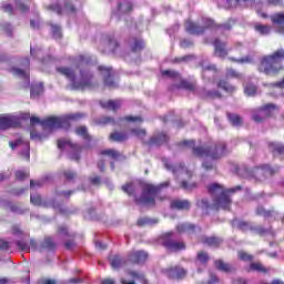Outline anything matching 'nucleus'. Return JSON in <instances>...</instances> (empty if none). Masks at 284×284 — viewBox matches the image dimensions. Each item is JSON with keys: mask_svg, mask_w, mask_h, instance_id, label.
I'll return each instance as SVG.
<instances>
[{"mask_svg": "<svg viewBox=\"0 0 284 284\" xmlns=\"http://www.w3.org/2000/svg\"><path fill=\"white\" fill-rule=\"evenodd\" d=\"M209 194L213 199V204L210 205V202L207 200H200L196 202L197 207H201V210H230L232 205V200L230 199V195L227 194H234L236 192H241L243 190V186L237 185L235 187L225 190L221 184L214 183L211 184L209 187Z\"/></svg>", "mask_w": 284, "mask_h": 284, "instance_id": "nucleus-1", "label": "nucleus"}, {"mask_svg": "<svg viewBox=\"0 0 284 284\" xmlns=\"http://www.w3.org/2000/svg\"><path fill=\"white\" fill-rule=\"evenodd\" d=\"M84 59L85 58H83V55H80V65L75 67L74 69L68 67L58 68V72L69 79L74 90H85V88H92V73L88 70L81 69V65H83L85 61Z\"/></svg>", "mask_w": 284, "mask_h": 284, "instance_id": "nucleus-2", "label": "nucleus"}, {"mask_svg": "<svg viewBox=\"0 0 284 284\" xmlns=\"http://www.w3.org/2000/svg\"><path fill=\"white\" fill-rule=\"evenodd\" d=\"M183 145L192 148L194 156H197L199 159H212L213 161L223 159V156L229 152L225 142H220L217 145L209 148L196 146V142L194 140H187L183 142Z\"/></svg>", "mask_w": 284, "mask_h": 284, "instance_id": "nucleus-3", "label": "nucleus"}, {"mask_svg": "<svg viewBox=\"0 0 284 284\" xmlns=\"http://www.w3.org/2000/svg\"><path fill=\"white\" fill-rule=\"evenodd\" d=\"M83 118L81 113H73L62 116H51L45 120H40L38 116L30 118V124L37 125V123H41L44 130H68L70 128V121H79V119Z\"/></svg>", "mask_w": 284, "mask_h": 284, "instance_id": "nucleus-4", "label": "nucleus"}, {"mask_svg": "<svg viewBox=\"0 0 284 284\" xmlns=\"http://www.w3.org/2000/svg\"><path fill=\"white\" fill-rule=\"evenodd\" d=\"M162 77H166V79H175V81H180L178 88H182L183 90H189V92H194L199 94L203 99H221V92L219 91H207L203 88L196 89V82H190L187 80H181V74L174 70H164L162 71Z\"/></svg>", "mask_w": 284, "mask_h": 284, "instance_id": "nucleus-5", "label": "nucleus"}, {"mask_svg": "<svg viewBox=\"0 0 284 284\" xmlns=\"http://www.w3.org/2000/svg\"><path fill=\"white\" fill-rule=\"evenodd\" d=\"M284 61V49H278L270 55L262 58L260 64V72L264 74H276L280 70H283L282 62Z\"/></svg>", "mask_w": 284, "mask_h": 284, "instance_id": "nucleus-6", "label": "nucleus"}, {"mask_svg": "<svg viewBox=\"0 0 284 284\" xmlns=\"http://www.w3.org/2000/svg\"><path fill=\"white\" fill-rule=\"evenodd\" d=\"M169 186L170 181H166L159 186L146 184L143 186L142 195L140 197H135V202L138 203V205H154V196H156V192L163 190V187Z\"/></svg>", "mask_w": 284, "mask_h": 284, "instance_id": "nucleus-7", "label": "nucleus"}, {"mask_svg": "<svg viewBox=\"0 0 284 284\" xmlns=\"http://www.w3.org/2000/svg\"><path fill=\"white\" fill-rule=\"evenodd\" d=\"M233 227H237L242 232L251 231L254 234H258L260 236H265V234H272V227L265 229L261 225H253L245 221L233 220L232 221Z\"/></svg>", "mask_w": 284, "mask_h": 284, "instance_id": "nucleus-8", "label": "nucleus"}, {"mask_svg": "<svg viewBox=\"0 0 284 284\" xmlns=\"http://www.w3.org/2000/svg\"><path fill=\"white\" fill-rule=\"evenodd\" d=\"M30 119V113H21L20 115L14 114H2L0 115V130H8L10 128H17L20 121Z\"/></svg>", "mask_w": 284, "mask_h": 284, "instance_id": "nucleus-9", "label": "nucleus"}, {"mask_svg": "<svg viewBox=\"0 0 284 284\" xmlns=\"http://www.w3.org/2000/svg\"><path fill=\"white\" fill-rule=\"evenodd\" d=\"M202 21L204 27L187 20L184 24L185 31L189 32V34H203L206 28H216V23L210 18H202Z\"/></svg>", "mask_w": 284, "mask_h": 284, "instance_id": "nucleus-10", "label": "nucleus"}, {"mask_svg": "<svg viewBox=\"0 0 284 284\" xmlns=\"http://www.w3.org/2000/svg\"><path fill=\"white\" fill-rule=\"evenodd\" d=\"M58 148L59 150H65V148H69V159H71V161H79V159H81V146L79 144L61 139L58 141Z\"/></svg>", "mask_w": 284, "mask_h": 284, "instance_id": "nucleus-11", "label": "nucleus"}, {"mask_svg": "<svg viewBox=\"0 0 284 284\" xmlns=\"http://www.w3.org/2000/svg\"><path fill=\"white\" fill-rule=\"evenodd\" d=\"M174 233L169 232L162 235V245L166 247L170 252H180V250H185V243L178 242L172 239Z\"/></svg>", "mask_w": 284, "mask_h": 284, "instance_id": "nucleus-12", "label": "nucleus"}, {"mask_svg": "<svg viewBox=\"0 0 284 284\" xmlns=\"http://www.w3.org/2000/svg\"><path fill=\"white\" fill-rule=\"evenodd\" d=\"M9 145L13 150H16V148H17L20 156L24 161H30V142L24 141L21 138H19L14 142H10Z\"/></svg>", "mask_w": 284, "mask_h": 284, "instance_id": "nucleus-13", "label": "nucleus"}, {"mask_svg": "<svg viewBox=\"0 0 284 284\" xmlns=\"http://www.w3.org/2000/svg\"><path fill=\"white\" fill-rule=\"evenodd\" d=\"M164 163V168L165 170H168L169 172H172V174H174V176L179 178V176H186L187 179H192V171L186 170L185 165L183 164H171L170 161L168 160H163Z\"/></svg>", "mask_w": 284, "mask_h": 284, "instance_id": "nucleus-14", "label": "nucleus"}, {"mask_svg": "<svg viewBox=\"0 0 284 284\" xmlns=\"http://www.w3.org/2000/svg\"><path fill=\"white\" fill-rule=\"evenodd\" d=\"M31 250L38 252H54L57 250V243L52 240V237H45L41 243H37V241H30Z\"/></svg>", "mask_w": 284, "mask_h": 284, "instance_id": "nucleus-15", "label": "nucleus"}, {"mask_svg": "<svg viewBox=\"0 0 284 284\" xmlns=\"http://www.w3.org/2000/svg\"><path fill=\"white\" fill-rule=\"evenodd\" d=\"M276 170L272 169V166L265 164L262 166H257L252 171V175L257 181H262V179H267V176H272L275 174Z\"/></svg>", "mask_w": 284, "mask_h": 284, "instance_id": "nucleus-16", "label": "nucleus"}, {"mask_svg": "<svg viewBox=\"0 0 284 284\" xmlns=\"http://www.w3.org/2000/svg\"><path fill=\"white\" fill-rule=\"evenodd\" d=\"M274 110H276V106L272 103H268V104L260 108L257 110V113L253 114V120L255 121V123H262V121L264 119H266V116L272 115V112H274Z\"/></svg>", "mask_w": 284, "mask_h": 284, "instance_id": "nucleus-17", "label": "nucleus"}, {"mask_svg": "<svg viewBox=\"0 0 284 284\" xmlns=\"http://www.w3.org/2000/svg\"><path fill=\"white\" fill-rule=\"evenodd\" d=\"M99 70L104 79V85H106V88H118L119 84L116 83V81H114V71H112V68H108V67H99Z\"/></svg>", "mask_w": 284, "mask_h": 284, "instance_id": "nucleus-18", "label": "nucleus"}, {"mask_svg": "<svg viewBox=\"0 0 284 284\" xmlns=\"http://www.w3.org/2000/svg\"><path fill=\"white\" fill-rule=\"evenodd\" d=\"M30 68V59H22V68H12L11 72L14 77H19L20 79H24V81H30V74L28 70Z\"/></svg>", "mask_w": 284, "mask_h": 284, "instance_id": "nucleus-19", "label": "nucleus"}, {"mask_svg": "<svg viewBox=\"0 0 284 284\" xmlns=\"http://www.w3.org/2000/svg\"><path fill=\"white\" fill-rule=\"evenodd\" d=\"M202 78L206 79L207 81H214V77H216V65L210 64L207 62H202Z\"/></svg>", "mask_w": 284, "mask_h": 284, "instance_id": "nucleus-20", "label": "nucleus"}, {"mask_svg": "<svg viewBox=\"0 0 284 284\" xmlns=\"http://www.w3.org/2000/svg\"><path fill=\"white\" fill-rule=\"evenodd\" d=\"M102 45H104V49H100L102 50V52H116V48H119V42L114 39V37L105 36L103 37Z\"/></svg>", "mask_w": 284, "mask_h": 284, "instance_id": "nucleus-21", "label": "nucleus"}, {"mask_svg": "<svg viewBox=\"0 0 284 284\" xmlns=\"http://www.w3.org/2000/svg\"><path fill=\"white\" fill-rule=\"evenodd\" d=\"M179 234H196V232H201V229L191 223H181L176 226Z\"/></svg>", "mask_w": 284, "mask_h": 284, "instance_id": "nucleus-22", "label": "nucleus"}, {"mask_svg": "<svg viewBox=\"0 0 284 284\" xmlns=\"http://www.w3.org/2000/svg\"><path fill=\"white\" fill-rule=\"evenodd\" d=\"M128 12H132V2L128 0H118L115 9L116 17H121V14H128Z\"/></svg>", "mask_w": 284, "mask_h": 284, "instance_id": "nucleus-23", "label": "nucleus"}, {"mask_svg": "<svg viewBox=\"0 0 284 284\" xmlns=\"http://www.w3.org/2000/svg\"><path fill=\"white\" fill-rule=\"evenodd\" d=\"M30 201L32 205H41L42 207H53V210L59 209V204L54 203V201L45 202L41 200V195L31 194Z\"/></svg>", "mask_w": 284, "mask_h": 284, "instance_id": "nucleus-24", "label": "nucleus"}, {"mask_svg": "<svg viewBox=\"0 0 284 284\" xmlns=\"http://www.w3.org/2000/svg\"><path fill=\"white\" fill-rule=\"evenodd\" d=\"M226 1V8H250L256 3V0H223Z\"/></svg>", "mask_w": 284, "mask_h": 284, "instance_id": "nucleus-25", "label": "nucleus"}, {"mask_svg": "<svg viewBox=\"0 0 284 284\" xmlns=\"http://www.w3.org/2000/svg\"><path fill=\"white\" fill-rule=\"evenodd\" d=\"M129 261L131 263H145L148 261V252L145 251H133L129 253Z\"/></svg>", "mask_w": 284, "mask_h": 284, "instance_id": "nucleus-26", "label": "nucleus"}, {"mask_svg": "<svg viewBox=\"0 0 284 284\" xmlns=\"http://www.w3.org/2000/svg\"><path fill=\"white\" fill-rule=\"evenodd\" d=\"M166 276L169 278H185L187 272L185 271V268L175 266V267H171V268H166Z\"/></svg>", "mask_w": 284, "mask_h": 284, "instance_id": "nucleus-27", "label": "nucleus"}, {"mask_svg": "<svg viewBox=\"0 0 284 284\" xmlns=\"http://www.w3.org/2000/svg\"><path fill=\"white\" fill-rule=\"evenodd\" d=\"M271 21L276 26L277 32L284 34V12L273 14Z\"/></svg>", "mask_w": 284, "mask_h": 284, "instance_id": "nucleus-28", "label": "nucleus"}, {"mask_svg": "<svg viewBox=\"0 0 284 284\" xmlns=\"http://www.w3.org/2000/svg\"><path fill=\"white\" fill-rule=\"evenodd\" d=\"M213 45L215 48V57H219L220 59H225L227 54V49H225V42L220 41L219 39H215L213 42Z\"/></svg>", "mask_w": 284, "mask_h": 284, "instance_id": "nucleus-29", "label": "nucleus"}, {"mask_svg": "<svg viewBox=\"0 0 284 284\" xmlns=\"http://www.w3.org/2000/svg\"><path fill=\"white\" fill-rule=\"evenodd\" d=\"M256 214L257 216H263L264 219H276V216H278V212L275 210H265L263 206H257Z\"/></svg>", "mask_w": 284, "mask_h": 284, "instance_id": "nucleus-30", "label": "nucleus"}, {"mask_svg": "<svg viewBox=\"0 0 284 284\" xmlns=\"http://www.w3.org/2000/svg\"><path fill=\"white\" fill-rule=\"evenodd\" d=\"M201 242L204 243V245H209V247H219L221 243H223V240L221 237L216 236H202Z\"/></svg>", "mask_w": 284, "mask_h": 284, "instance_id": "nucleus-31", "label": "nucleus"}, {"mask_svg": "<svg viewBox=\"0 0 284 284\" xmlns=\"http://www.w3.org/2000/svg\"><path fill=\"white\" fill-rule=\"evenodd\" d=\"M129 45L132 52H141V50L145 48V43L139 38H132L131 40H129Z\"/></svg>", "mask_w": 284, "mask_h": 284, "instance_id": "nucleus-32", "label": "nucleus"}, {"mask_svg": "<svg viewBox=\"0 0 284 284\" xmlns=\"http://www.w3.org/2000/svg\"><path fill=\"white\" fill-rule=\"evenodd\" d=\"M163 143H168V135L165 133L153 135L149 141V145H163Z\"/></svg>", "mask_w": 284, "mask_h": 284, "instance_id": "nucleus-33", "label": "nucleus"}, {"mask_svg": "<svg viewBox=\"0 0 284 284\" xmlns=\"http://www.w3.org/2000/svg\"><path fill=\"white\" fill-rule=\"evenodd\" d=\"M101 108H104L106 110H119V108H121L122 105V101L121 100H109L108 102H100Z\"/></svg>", "mask_w": 284, "mask_h": 284, "instance_id": "nucleus-34", "label": "nucleus"}, {"mask_svg": "<svg viewBox=\"0 0 284 284\" xmlns=\"http://www.w3.org/2000/svg\"><path fill=\"white\" fill-rule=\"evenodd\" d=\"M217 88L224 90V92H227L229 94L236 92V87L225 80H220L217 82Z\"/></svg>", "mask_w": 284, "mask_h": 284, "instance_id": "nucleus-35", "label": "nucleus"}, {"mask_svg": "<svg viewBox=\"0 0 284 284\" xmlns=\"http://www.w3.org/2000/svg\"><path fill=\"white\" fill-rule=\"evenodd\" d=\"M173 210H190V201L187 200H175L171 202Z\"/></svg>", "mask_w": 284, "mask_h": 284, "instance_id": "nucleus-36", "label": "nucleus"}, {"mask_svg": "<svg viewBox=\"0 0 284 284\" xmlns=\"http://www.w3.org/2000/svg\"><path fill=\"white\" fill-rule=\"evenodd\" d=\"M268 150H271L273 154H284V144L281 142H270Z\"/></svg>", "mask_w": 284, "mask_h": 284, "instance_id": "nucleus-37", "label": "nucleus"}, {"mask_svg": "<svg viewBox=\"0 0 284 284\" xmlns=\"http://www.w3.org/2000/svg\"><path fill=\"white\" fill-rule=\"evenodd\" d=\"M110 263L113 270H119V267H123L125 260L120 255H114L113 257H111Z\"/></svg>", "mask_w": 284, "mask_h": 284, "instance_id": "nucleus-38", "label": "nucleus"}, {"mask_svg": "<svg viewBox=\"0 0 284 284\" xmlns=\"http://www.w3.org/2000/svg\"><path fill=\"white\" fill-rule=\"evenodd\" d=\"M110 140L121 143L123 141H128V133L125 132H114L110 134Z\"/></svg>", "mask_w": 284, "mask_h": 284, "instance_id": "nucleus-39", "label": "nucleus"}, {"mask_svg": "<svg viewBox=\"0 0 284 284\" xmlns=\"http://www.w3.org/2000/svg\"><path fill=\"white\" fill-rule=\"evenodd\" d=\"M40 94H43V83L31 85V98L37 99Z\"/></svg>", "mask_w": 284, "mask_h": 284, "instance_id": "nucleus-40", "label": "nucleus"}, {"mask_svg": "<svg viewBox=\"0 0 284 284\" xmlns=\"http://www.w3.org/2000/svg\"><path fill=\"white\" fill-rule=\"evenodd\" d=\"M156 223H159V220L152 217H142L138 220V225L140 227H143V225H156Z\"/></svg>", "mask_w": 284, "mask_h": 284, "instance_id": "nucleus-41", "label": "nucleus"}, {"mask_svg": "<svg viewBox=\"0 0 284 284\" xmlns=\"http://www.w3.org/2000/svg\"><path fill=\"white\" fill-rule=\"evenodd\" d=\"M254 28H255V32H258V34H262L263 37L270 34V32L272 31L270 26H265V24H255Z\"/></svg>", "mask_w": 284, "mask_h": 284, "instance_id": "nucleus-42", "label": "nucleus"}, {"mask_svg": "<svg viewBox=\"0 0 284 284\" xmlns=\"http://www.w3.org/2000/svg\"><path fill=\"white\" fill-rule=\"evenodd\" d=\"M227 118L230 123H232V125H234L235 128H239V125L243 123V120L237 114L229 113Z\"/></svg>", "mask_w": 284, "mask_h": 284, "instance_id": "nucleus-43", "label": "nucleus"}, {"mask_svg": "<svg viewBox=\"0 0 284 284\" xmlns=\"http://www.w3.org/2000/svg\"><path fill=\"white\" fill-rule=\"evenodd\" d=\"M128 275L131 276V278H135L136 281H142V283L148 284V281L145 280V275L143 273H139L136 271H129Z\"/></svg>", "mask_w": 284, "mask_h": 284, "instance_id": "nucleus-44", "label": "nucleus"}, {"mask_svg": "<svg viewBox=\"0 0 284 284\" xmlns=\"http://www.w3.org/2000/svg\"><path fill=\"white\" fill-rule=\"evenodd\" d=\"M244 93L246 97H256V85L252 83L244 84Z\"/></svg>", "mask_w": 284, "mask_h": 284, "instance_id": "nucleus-45", "label": "nucleus"}, {"mask_svg": "<svg viewBox=\"0 0 284 284\" xmlns=\"http://www.w3.org/2000/svg\"><path fill=\"white\" fill-rule=\"evenodd\" d=\"M101 154L104 156H110V159H119L121 156V153L114 149H106L101 151Z\"/></svg>", "mask_w": 284, "mask_h": 284, "instance_id": "nucleus-46", "label": "nucleus"}, {"mask_svg": "<svg viewBox=\"0 0 284 284\" xmlns=\"http://www.w3.org/2000/svg\"><path fill=\"white\" fill-rule=\"evenodd\" d=\"M215 267H216V270H220L221 272H230V270H232L230 264H227L221 260L215 261Z\"/></svg>", "mask_w": 284, "mask_h": 284, "instance_id": "nucleus-47", "label": "nucleus"}, {"mask_svg": "<svg viewBox=\"0 0 284 284\" xmlns=\"http://www.w3.org/2000/svg\"><path fill=\"white\" fill-rule=\"evenodd\" d=\"M75 134H78V136H82V139H84L85 141L90 139V135L88 134V128L85 126H78L75 129Z\"/></svg>", "mask_w": 284, "mask_h": 284, "instance_id": "nucleus-48", "label": "nucleus"}, {"mask_svg": "<svg viewBox=\"0 0 284 284\" xmlns=\"http://www.w3.org/2000/svg\"><path fill=\"white\" fill-rule=\"evenodd\" d=\"M230 61H234L235 63H254V58L252 55H245L241 59H234V58H229Z\"/></svg>", "mask_w": 284, "mask_h": 284, "instance_id": "nucleus-49", "label": "nucleus"}, {"mask_svg": "<svg viewBox=\"0 0 284 284\" xmlns=\"http://www.w3.org/2000/svg\"><path fill=\"white\" fill-rule=\"evenodd\" d=\"M97 124L98 125H108V124H112L114 125V119L110 118V116H103L97 120Z\"/></svg>", "mask_w": 284, "mask_h": 284, "instance_id": "nucleus-50", "label": "nucleus"}, {"mask_svg": "<svg viewBox=\"0 0 284 284\" xmlns=\"http://www.w3.org/2000/svg\"><path fill=\"white\" fill-rule=\"evenodd\" d=\"M251 270H253V272H261L262 274H266L267 272V268H265L261 263H252Z\"/></svg>", "mask_w": 284, "mask_h": 284, "instance_id": "nucleus-51", "label": "nucleus"}, {"mask_svg": "<svg viewBox=\"0 0 284 284\" xmlns=\"http://www.w3.org/2000/svg\"><path fill=\"white\" fill-rule=\"evenodd\" d=\"M51 32L54 39H61V27L51 24Z\"/></svg>", "mask_w": 284, "mask_h": 284, "instance_id": "nucleus-52", "label": "nucleus"}, {"mask_svg": "<svg viewBox=\"0 0 284 284\" xmlns=\"http://www.w3.org/2000/svg\"><path fill=\"white\" fill-rule=\"evenodd\" d=\"M226 79H241V73L236 72L234 69H227Z\"/></svg>", "mask_w": 284, "mask_h": 284, "instance_id": "nucleus-53", "label": "nucleus"}, {"mask_svg": "<svg viewBox=\"0 0 284 284\" xmlns=\"http://www.w3.org/2000/svg\"><path fill=\"white\" fill-rule=\"evenodd\" d=\"M237 256L240 258V261H253L254 256H252L248 253H245L244 251H240L237 253Z\"/></svg>", "mask_w": 284, "mask_h": 284, "instance_id": "nucleus-54", "label": "nucleus"}, {"mask_svg": "<svg viewBox=\"0 0 284 284\" xmlns=\"http://www.w3.org/2000/svg\"><path fill=\"white\" fill-rule=\"evenodd\" d=\"M16 245L21 250V252H30V245L23 241H17Z\"/></svg>", "mask_w": 284, "mask_h": 284, "instance_id": "nucleus-55", "label": "nucleus"}, {"mask_svg": "<svg viewBox=\"0 0 284 284\" xmlns=\"http://www.w3.org/2000/svg\"><path fill=\"white\" fill-rule=\"evenodd\" d=\"M47 10H50L51 12H57V14H63V9H61L60 4H51L47 7Z\"/></svg>", "mask_w": 284, "mask_h": 284, "instance_id": "nucleus-56", "label": "nucleus"}, {"mask_svg": "<svg viewBox=\"0 0 284 284\" xmlns=\"http://www.w3.org/2000/svg\"><path fill=\"white\" fill-rule=\"evenodd\" d=\"M16 6H17L18 10H20L21 12H28V10H30V7L24 4L23 0H17Z\"/></svg>", "mask_w": 284, "mask_h": 284, "instance_id": "nucleus-57", "label": "nucleus"}, {"mask_svg": "<svg viewBox=\"0 0 284 284\" xmlns=\"http://www.w3.org/2000/svg\"><path fill=\"white\" fill-rule=\"evenodd\" d=\"M43 183H44L43 180H38V181L31 180L30 181V189L31 190H37L38 187H43Z\"/></svg>", "mask_w": 284, "mask_h": 284, "instance_id": "nucleus-58", "label": "nucleus"}, {"mask_svg": "<svg viewBox=\"0 0 284 284\" xmlns=\"http://www.w3.org/2000/svg\"><path fill=\"white\" fill-rule=\"evenodd\" d=\"M64 179L67 181H73V179H77V172H74L72 170L64 171Z\"/></svg>", "mask_w": 284, "mask_h": 284, "instance_id": "nucleus-59", "label": "nucleus"}, {"mask_svg": "<svg viewBox=\"0 0 284 284\" xmlns=\"http://www.w3.org/2000/svg\"><path fill=\"white\" fill-rule=\"evenodd\" d=\"M197 261L200 262V263H207V261H210V257L207 256V253H205V252H200L199 254H197Z\"/></svg>", "mask_w": 284, "mask_h": 284, "instance_id": "nucleus-60", "label": "nucleus"}, {"mask_svg": "<svg viewBox=\"0 0 284 284\" xmlns=\"http://www.w3.org/2000/svg\"><path fill=\"white\" fill-rule=\"evenodd\" d=\"M58 234H59V236H70L71 239L74 237V235H70V233H68L67 226H60L58 230Z\"/></svg>", "mask_w": 284, "mask_h": 284, "instance_id": "nucleus-61", "label": "nucleus"}, {"mask_svg": "<svg viewBox=\"0 0 284 284\" xmlns=\"http://www.w3.org/2000/svg\"><path fill=\"white\" fill-rule=\"evenodd\" d=\"M28 176H30V173H28V172H23V171L16 172V179L18 181H23V179H28Z\"/></svg>", "mask_w": 284, "mask_h": 284, "instance_id": "nucleus-62", "label": "nucleus"}, {"mask_svg": "<svg viewBox=\"0 0 284 284\" xmlns=\"http://www.w3.org/2000/svg\"><path fill=\"white\" fill-rule=\"evenodd\" d=\"M131 132L135 136H139V139H143V136H145V130L143 129H132Z\"/></svg>", "mask_w": 284, "mask_h": 284, "instance_id": "nucleus-63", "label": "nucleus"}, {"mask_svg": "<svg viewBox=\"0 0 284 284\" xmlns=\"http://www.w3.org/2000/svg\"><path fill=\"white\" fill-rule=\"evenodd\" d=\"M181 187L183 190H194V187H196V183L189 184L186 181H182Z\"/></svg>", "mask_w": 284, "mask_h": 284, "instance_id": "nucleus-64", "label": "nucleus"}]
</instances>
